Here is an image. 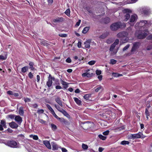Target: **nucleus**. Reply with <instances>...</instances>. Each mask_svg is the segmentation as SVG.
<instances>
[{"label":"nucleus","mask_w":152,"mask_h":152,"mask_svg":"<svg viewBox=\"0 0 152 152\" xmlns=\"http://www.w3.org/2000/svg\"><path fill=\"white\" fill-rule=\"evenodd\" d=\"M101 88V86H99L98 87L95 89V91L96 92H98Z\"/></svg>","instance_id":"052dcab7"},{"label":"nucleus","mask_w":152,"mask_h":152,"mask_svg":"<svg viewBox=\"0 0 152 152\" xmlns=\"http://www.w3.org/2000/svg\"><path fill=\"white\" fill-rule=\"evenodd\" d=\"M96 63V61H95L93 60L91 61L88 62V64L90 65H92Z\"/></svg>","instance_id":"4c0bfd02"},{"label":"nucleus","mask_w":152,"mask_h":152,"mask_svg":"<svg viewBox=\"0 0 152 152\" xmlns=\"http://www.w3.org/2000/svg\"><path fill=\"white\" fill-rule=\"evenodd\" d=\"M125 26L124 23H121V22H117L112 24L110 26V28L113 31H115L119 28L125 27Z\"/></svg>","instance_id":"f03ea898"},{"label":"nucleus","mask_w":152,"mask_h":152,"mask_svg":"<svg viewBox=\"0 0 152 152\" xmlns=\"http://www.w3.org/2000/svg\"><path fill=\"white\" fill-rule=\"evenodd\" d=\"M130 17V16L129 14H126L124 16L125 19L124 20L125 21H127L129 19Z\"/></svg>","instance_id":"a878e982"},{"label":"nucleus","mask_w":152,"mask_h":152,"mask_svg":"<svg viewBox=\"0 0 152 152\" xmlns=\"http://www.w3.org/2000/svg\"><path fill=\"white\" fill-rule=\"evenodd\" d=\"M24 100L25 102H30L31 99L28 98H25L24 99Z\"/></svg>","instance_id":"de8ad7c7"},{"label":"nucleus","mask_w":152,"mask_h":152,"mask_svg":"<svg viewBox=\"0 0 152 152\" xmlns=\"http://www.w3.org/2000/svg\"><path fill=\"white\" fill-rule=\"evenodd\" d=\"M7 58V54L6 53L4 55H0V60H4L6 59Z\"/></svg>","instance_id":"412c9836"},{"label":"nucleus","mask_w":152,"mask_h":152,"mask_svg":"<svg viewBox=\"0 0 152 152\" xmlns=\"http://www.w3.org/2000/svg\"><path fill=\"white\" fill-rule=\"evenodd\" d=\"M64 20V19L62 17H58L57 19H55L53 20V22L54 23H61Z\"/></svg>","instance_id":"f3484780"},{"label":"nucleus","mask_w":152,"mask_h":152,"mask_svg":"<svg viewBox=\"0 0 152 152\" xmlns=\"http://www.w3.org/2000/svg\"><path fill=\"white\" fill-rule=\"evenodd\" d=\"M61 83L64 86H67L68 83L62 80L61 81Z\"/></svg>","instance_id":"09e8293b"},{"label":"nucleus","mask_w":152,"mask_h":152,"mask_svg":"<svg viewBox=\"0 0 152 152\" xmlns=\"http://www.w3.org/2000/svg\"><path fill=\"white\" fill-rule=\"evenodd\" d=\"M109 34V32L106 31L102 34L99 37L100 39H104Z\"/></svg>","instance_id":"aec40b11"},{"label":"nucleus","mask_w":152,"mask_h":152,"mask_svg":"<svg viewBox=\"0 0 152 152\" xmlns=\"http://www.w3.org/2000/svg\"><path fill=\"white\" fill-rule=\"evenodd\" d=\"M55 107L58 111L64 115L68 118H69L70 117L69 115L64 110L61 108L58 105H55Z\"/></svg>","instance_id":"6e6552de"},{"label":"nucleus","mask_w":152,"mask_h":152,"mask_svg":"<svg viewBox=\"0 0 152 152\" xmlns=\"http://www.w3.org/2000/svg\"><path fill=\"white\" fill-rule=\"evenodd\" d=\"M58 120L61 122H65L64 119L63 118H58Z\"/></svg>","instance_id":"864d4df0"},{"label":"nucleus","mask_w":152,"mask_h":152,"mask_svg":"<svg viewBox=\"0 0 152 152\" xmlns=\"http://www.w3.org/2000/svg\"><path fill=\"white\" fill-rule=\"evenodd\" d=\"M19 114L20 115H23V114L24 111L23 108L22 107H20L19 111Z\"/></svg>","instance_id":"cd10ccee"},{"label":"nucleus","mask_w":152,"mask_h":152,"mask_svg":"<svg viewBox=\"0 0 152 152\" xmlns=\"http://www.w3.org/2000/svg\"><path fill=\"white\" fill-rule=\"evenodd\" d=\"M66 61L68 63L71 62V59L70 57H68L66 60Z\"/></svg>","instance_id":"603ef678"},{"label":"nucleus","mask_w":152,"mask_h":152,"mask_svg":"<svg viewBox=\"0 0 152 152\" xmlns=\"http://www.w3.org/2000/svg\"><path fill=\"white\" fill-rule=\"evenodd\" d=\"M149 103V102L147 101V102L146 103V105H147V107L145 109V114L146 116V118L148 119V116L150 115V114L149 113V112L148 111V110H149L148 109H149V107H150V104H148Z\"/></svg>","instance_id":"f8f14e48"},{"label":"nucleus","mask_w":152,"mask_h":152,"mask_svg":"<svg viewBox=\"0 0 152 152\" xmlns=\"http://www.w3.org/2000/svg\"><path fill=\"white\" fill-rule=\"evenodd\" d=\"M130 46L129 44L125 46L123 49V51H124L127 50L129 47Z\"/></svg>","instance_id":"a19ab883"},{"label":"nucleus","mask_w":152,"mask_h":152,"mask_svg":"<svg viewBox=\"0 0 152 152\" xmlns=\"http://www.w3.org/2000/svg\"><path fill=\"white\" fill-rule=\"evenodd\" d=\"M128 34L125 31H121L118 33L117 36L118 38H121V41L122 43L127 42L129 38L127 37Z\"/></svg>","instance_id":"f257e3e1"},{"label":"nucleus","mask_w":152,"mask_h":152,"mask_svg":"<svg viewBox=\"0 0 152 152\" xmlns=\"http://www.w3.org/2000/svg\"><path fill=\"white\" fill-rule=\"evenodd\" d=\"M91 42V40H89L86 41L84 43L85 45V47L86 48H89L90 46V45Z\"/></svg>","instance_id":"6ab92c4d"},{"label":"nucleus","mask_w":152,"mask_h":152,"mask_svg":"<svg viewBox=\"0 0 152 152\" xmlns=\"http://www.w3.org/2000/svg\"><path fill=\"white\" fill-rule=\"evenodd\" d=\"M75 101V102L78 105H80L81 104V102L80 100L79 99L76 97H74V98Z\"/></svg>","instance_id":"4be33fe9"},{"label":"nucleus","mask_w":152,"mask_h":152,"mask_svg":"<svg viewBox=\"0 0 152 152\" xmlns=\"http://www.w3.org/2000/svg\"><path fill=\"white\" fill-rule=\"evenodd\" d=\"M27 69L26 68V67H23L22 68L21 70L23 72H25L26 71Z\"/></svg>","instance_id":"4d7b16f0"},{"label":"nucleus","mask_w":152,"mask_h":152,"mask_svg":"<svg viewBox=\"0 0 152 152\" xmlns=\"http://www.w3.org/2000/svg\"><path fill=\"white\" fill-rule=\"evenodd\" d=\"M15 116L14 115H7V117L10 118L11 119H13L15 117Z\"/></svg>","instance_id":"58836bf2"},{"label":"nucleus","mask_w":152,"mask_h":152,"mask_svg":"<svg viewBox=\"0 0 152 152\" xmlns=\"http://www.w3.org/2000/svg\"><path fill=\"white\" fill-rule=\"evenodd\" d=\"M148 31L147 29H146L144 31H141L137 34V32H136L135 34V36L137 37L138 39H143L145 38L147 35Z\"/></svg>","instance_id":"39448f33"},{"label":"nucleus","mask_w":152,"mask_h":152,"mask_svg":"<svg viewBox=\"0 0 152 152\" xmlns=\"http://www.w3.org/2000/svg\"><path fill=\"white\" fill-rule=\"evenodd\" d=\"M99 137L102 140H105L106 139V137H105L101 134H99L98 135Z\"/></svg>","instance_id":"2f4dec72"},{"label":"nucleus","mask_w":152,"mask_h":152,"mask_svg":"<svg viewBox=\"0 0 152 152\" xmlns=\"http://www.w3.org/2000/svg\"><path fill=\"white\" fill-rule=\"evenodd\" d=\"M44 144L49 149H50L51 148V147L50 142L47 140H44L43 141Z\"/></svg>","instance_id":"dca6fc26"},{"label":"nucleus","mask_w":152,"mask_h":152,"mask_svg":"<svg viewBox=\"0 0 152 152\" xmlns=\"http://www.w3.org/2000/svg\"><path fill=\"white\" fill-rule=\"evenodd\" d=\"M81 22V20H79L78 21L76 22V24H75V26H79L80 23Z\"/></svg>","instance_id":"13d9d810"},{"label":"nucleus","mask_w":152,"mask_h":152,"mask_svg":"<svg viewBox=\"0 0 152 152\" xmlns=\"http://www.w3.org/2000/svg\"><path fill=\"white\" fill-rule=\"evenodd\" d=\"M140 45V43L139 42H135L133 43L132 47L131 50V52H132L137 50Z\"/></svg>","instance_id":"9d476101"},{"label":"nucleus","mask_w":152,"mask_h":152,"mask_svg":"<svg viewBox=\"0 0 152 152\" xmlns=\"http://www.w3.org/2000/svg\"><path fill=\"white\" fill-rule=\"evenodd\" d=\"M123 12L124 13H129L131 12V11L129 9H126L123 10Z\"/></svg>","instance_id":"e433bc0d"},{"label":"nucleus","mask_w":152,"mask_h":152,"mask_svg":"<svg viewBox=\"0 0 152 152\" xmlns=\"http://www.w3.org/2000/svg\"><path fill=\"white\" fill-rule=\"evenodd\" d=\"M96 73L97 75H99L101 74L102 72L100 70H97L96 71Z\"/></svg>","instance_id":"49530a36"},{"label":"nucleus","mask_w":152,"mask_h":152,"mask_svg":"<svg viewBox=\"0 0 152 152\" xmlns=\"http://www.w3.org/2000/svg\"><path fill=\"white\" fill-rule=\"evenodd\" d=\"M70 11L69 9H67L64 12V13L68 17L70 16Z\"/></svg>","instance_id":"c85d7f7f"},{"label":"nucleus","mask_w":152,"mask_h":152,"mask_svg":"<svg viewBox=\"0 0 152 152\" xmlns=\"http://www.w3.org/2000/svg\"><path fill=\"white\" fill-rule=\"evenodd\" d=\"M142 12L145 15H147L149 13V11L147 9H143Z\"/></svg>","instance_id":"72a5a7b5"},{"label":"nucleus","mask_w":152,"mask_h":152,"mask_svg":"<svg viewBox=\"0 0 152 152\" xmlns=\"http://www.w3.org/2000/svg\"><path fill=\"white\" fill-rule=\"evenodd\" d=\"M15 120L17 121L19 124H21L22 121V118L18 115H16L15 118Z\"/></svg>","instance_id":"2eb2a0df"},{"label":"nucleus","mask_w":152,"mask_h":152,"mask_svg":"<svg viewBox=\"0 0 152 152\" xmlns=\"http://www.w3.org/2000/svg\"><path fill=\"white\" fill-rule=\"evenodd\" d=\"M110 21V19L109 17H106L102 19V22L104 24H107L109 23Z\"/></svg>","instance_id":"a211bd4d"},{"label":"nucleus","mask_w":152,"mask_h":152,"mask_svg":"<svg viewBox=\"0 0 152 152\" xmlns=\"http://www.w3.org/2000/svg\"><path fill=\"white\" fill-rule=\"evenodd\" d=\"M47 2L49 4L51 5L53 2V0H47Z\"/></svg>","instance_id":"bf43d9fd"},{"label":"nucleus","mask_w":152,"mask_h":152,"mask_svg":"<svg viewBox=\"0 0 152 152\" xmlns=\"http://www.w3.org/2000/svg\"><path fill=\"white\" fill-rule=\"evenodd\" d=\"M1 124L3 126L4 128H6L7 127L5 121L4 120H2L1 121Z\"/></svg>","instance_id":"c756f323"},{"label":"nucleus","mask_w":152,"mask_h":152,"mask_svg":"<svg viewBox=\"0 0 152 152\" xmlns=\"http://www.w3.org/2000/svg\"><path fill=\"white\" fill-rule=\"evenodd\" d=\"M51 144L52 147V150H57L58 148H60V147L54 142H51Z\"/></svg>","instance_id":"4468645a"},{"label":"nucleus","mask_w":152,"mask_h":152,"mask_svg":"<svg viewBox=\"0 0 152 152\" xmlns=\"http://www.w3.org/2000/svg\"><path fill=\"white\" fill-rule=\"evenodd\" d=\"M47 107H48V109L51 112V113L53 112L54 111L51 107L48 104H47L46 105Z\"/></svg>","instance_id":"473e14b6"},{"label":"nucleus","mask_w":152,"mask_h":152,"mask_svg":"<svg viewBox=\"0 0 152 152\" xmlns=\"http://www.w3.org/2000/svg\"><path fill=\"white\" fill-rule=\"evenodd\" d=\"M55 78L52 77L50 75H49L48 77V80L47 83V85L48 87L51 86L52 83V81L54 80Z\"/></svg>","instance_id":"1a4fd4ad"},{"label":"nucleus","mask_w":152,"mask_h":152,"mask_svg":"<svg viewBox=\"0 0 152 152\" xmlns=\"http://www.w3.org/2000/svg\"><path fill=\"white\" fill-rule=\"evenodd\" d=\"M44 112V110L43 109L39 110H37V113L39 114H41L43 113Z\"/></svg>","instance_id":"37998d69"},{"label":"nucleus","mask_w":152,"mask_h":152,"mask_svg":"<svg viewBox=\"0 0 152 152\" xmlns=\"http://www.w3.org/2000/svg\"><path fill=\"white\" fill-rule=\"evenodd\" d=\"M28 76L31 78L33 77V75L31 72H30L28 74Z\"/></svg>","instance_id":"69168bd1"},{"label":"nucleus","mask_w":152,"mask_h":152,"mask_svg":"<svg viewBox=\"0 0 152 152\" xmlns=\"http://www.w3.org/2000/svg\"><path fill=\"white\" fill-rule=\"evenodd\" d=\"M29 137L30 138H32L34 140H37L38 139V137L37 135H29Z\"/></svg>","instance_id":"bb28decb"},{"label":"nucleus","mask_w":152,"mask_h":152,"mask_svg":"<svg viewBox=\"0 0 152 152\" xmlns=\"http://www.w3.org/2000/svg\"><path fill=\"white\" fill-rule=\"evenodd\" d=\"M51 127L53 130H55L57 128L56 126L54 124H51Z\"/></svg>","instance_id":"c03bdc74"},{"label":"nucleus","mask_w":152,"mask_h":152,"mask_svg":"<svg viewBox=\"0 0 152 152\" xmlns=\"http://www.w3.org/2000/svg\"><path fill=\"white\" fill-rule=\"evenodd\" d=\"M148 39L150 40L152 39V35H150L148 36L147 38Z\"/></svg>","instance_id":"338daca9"},{"label":"nucleus","mask_w":152,"mask_h":152,"mask_svg":"<svg viewBox=\"0 0 152 152\" xmlns=\"http://www.w3.org/2000/svg\"><path fill=\"white\" fill-rule=\"evenodd\" d=\"M56 101L60 106L62 107L63 105L62 102L59 98H56Z\"/></svg>","instance_id":"5701e85b"},{"label":"nucleus","mask_w":152,"mask_h":152,"mask_svg":"<svg viewBox=\"0 0 152 152\" xmlns=\"http://www.w3.org/2000/svg\"><path fill=\"white\" fill-rule=\"evenodd\" d=\"M145 136L143 135L141 132H139L138 133L130 134L128 136V137L130 139H135L137 138H144Z\"/></svg>","instance_id":"20e7f679"},{"label":"nucleus","mask_w":152,"mask_h":152,"mask_svg":"<svg viewBox=\"0 0 152 152\" xmlns=\"http://www.w3.org/2000/svg\"><path fill=\"white\" fill-rule=\"evenodd\" d=\"M119 42V40L118 39H116L113 44H115L116 45L118 44Z\"/></svg>","instance_id":"3c124183"},{"label":"nucleus","mask_w":152,"mask_h":152,"mask_svg":"<svg viewBox=\"0 0 152 152\" xmlns=\"http://www.w3.org/2000/svg\"><path fill=\"white\" fill-rule=\"evenodd\" d=\"M59 36L62 37H65L67 36V34H59Z\"/></svg>","instance_id":"ea45409f"},{"label":"nucleus","mask_w":152,"mask_h":152,"mask_svg":"<svg viewBox=\"0 0 152 152\" xmlns=\"http://www.w3.org/2000/svg\"><path fill=\"white\" fill-rule=\"evenodd\" d=\"M88 146L87 145L84 144H83L82 145V148L84 150H87L88 148Z\"/></svg>","instance_id":"c9c22d12"},{"label":"nucleus","mask_w":152,"mask_h":152,"mask_svg":"<svg viewBox=\"0 0 152 152\" xmlns=\"http://www.w3.org/2000/svg\"><path fill=\"white\" fill-rule=\"evenodd\" d=\"M86 71V72L84 73L82 75L83 77H86L88 78H91L94 75V74L92 70L87 69Z\"/></svg>","instance_id":"423d86ee"},{"label":"nucleus","mask_w":152,"mask_h":152,"mask_svg":"<svg viewBox=\"0 0 152 152\" xmlns=\"http://www.w3.org/2000/svg\"><path fill=\"white\" fill-rule=\"evenodd\" d=\"M89 27H86L84 28L82 32L83 34H86L89 30Z\"/></svg>","instance_id":"393cba45"},{"label":"nucleus","mask_w":152,"mask_h":152,"mask_svg":"<svg viewBox=\"0 0 152 152\" xmlns=\"http://www.w3.org/2000/svg\"><path fill=\"white\" fill-rule=\"evenodd\" d=\"M129 144V142L126 141H123L121 142V144L123 145H128Z\"/></svg>","instance_id":"f704fd0d"},{"label":"nucleus","mask_w":152,"mask_h":152,"mask_svg":"<svg viewBox=\"0 0 152 152\" xmlns=\"http://www.w3.org/2000/svg\"><path fill=\"white\" fill-rule=\"evenodd\" d=\"M116 61L115 60L112 59L110 60V63L111 64H113L116 63Z\"/></svg>","instance_id":"79ce46f5"},{"label":"nucleus","mask_w":152,"mask_h":152,"mask_svg":"<svg viewBox=\"0 0 152 152\" xmlns=\"http://www.w3.org/2000/svg\"><path fill=\"white\" fill-rule=\"evenodd\" d=\"M112 75L113 77H117L123 76L122 74H118L117 73H113Z\"/></svg>","instance_id":"b1692460"},{"label":"nucleus","mask_w":152,"mask_h":152,"mask_svg":"<svg viewBox=\"0 0 152 152\" xmlns=\"http://www.w3.org/2000/svg\"><path fill=\"white\" fill-rule=\"evenodd\" d=\"M39 122L42 124H45V123L46 121L42 119H40L39 120Z\"/></svg>","instance_id":"0e129e2a"},{"label":"nucleus","mask_w":152,"mask_h":152,"mask_svg":"<svg viewBox=\"0 0 152 152\" xmlns=\"http://www.w3.org/2000/svg\"><path fill=\"white\" fill-rule=\"evenodd\" d=\"M7 94H8L9 95H13V93L12 92V91H9L7 92Z\"/></svg>","instance_id":"e2e57ef3"},{"label":"nucleus","mask_w":152,"mask_h":152,"mask_svg":"<svg viewBox=\"0 0 152 152\" xmlns=\"http://www.w3.org/2000/svg\"><path fill=\"white\" fill-rule=\"evenodd\" d=\"M137 19V16L136 15H133L130 16L129 23L131 26H133Z\"/></svg>","instance_id":"0eeeda50"},{"label":"nucleus","mask_w":152,"mask_h":152,"mask_svg":"<svg viewBox=\"0 0 152 152\" xmlns=\"http://www.w3.org/2000/svg\"><path fill=\"white\" fill-rule=\"evenodd\" d=\"M61 149L62 152H66L67 151V150L64 148H62Z\"/></svg>","instance_id":"774afa93"},{"label":"nucleus","mask_w":152,"mask_h":152,"mask_svg":"<svg viewBox=\"0 0 152 152\" xmlns=\"http://www.w3.org/2000/svg\"><path fill=\"white\" fill-rule=\"evenodd\" d=\"M147 23V21L142 20L139 23H137L136 24L135 26L136 27L138 26L139 28H140L141 27L144 26L145 25V24L146 23Z\"/></svg>","instance_id":"9b49d317"},{"label":"nucleus","mask_w":152,"mask_h":152,"mask_svg":"<svg viewBox=\"0 0 152 152\" xmlns=\"http://www.w3.org/2000/svg\"><path fill=\"white\" fill-rule=\"evenodd\" d=\"M9 125L11 128L14 129H16L18 126V125L14 121L9 123Z\"/></svg>","instance_id":"ddd939ff"},{"label":"nucleus","mask_w":152,"mask_h":152,"mask_svg":"<svg viewBox=\"0 0 152 152\" xmlns=\"http://www.w3.org/2000/svg\"><path fill=\"white\" fill-rule=\"evenodd\" d=\"M147 50H150L151 49H152V45H150L149 46H148L147 47Z\"/></svg>","instance_id":"680f3d73"},{"label":"nucleus","mask_w":152,"mask_h":152,"mask_svg":"<svg viewBox=\"0 0 152 152\" xmlns=\"http://www.w3.org/2000/svg\"><path fill=\"white\" fill-rule=\"evenodd\" d=\"M116 46V45H115V44L113 43L112 44L110 47V51H112L115 48Z\"/></svg>","instance_id":"7c9ffc66"},{"label":"nucleus","mask_w":152,"mask_h":152,"mask_svg":"<svg viewBox=\"0 0 152 152\" xmlns=\"http://www.w3.org/2000/svg\"><path fill=\"white\" fill-rule=\"evenodd\" d=\"M52 114H53V116L57 119H58L59 118V117L56 114L54 111L52 113Z\"/></svg>","instance_id":"a18cd8bd"},{"label":"nucleus","mask_w":152,"mask_h":152,"mask_svg":"<svg viewBox=\"0 0 152 152\" xmlns=\"http://www.w3.org/2000/svg\"><path fill=\"white\" fill-rule=\"evenodd\" d=\"M109 132V131L108 130H107L105 132H103V134L104 135H107Z\"/></svg>","instance_id":"8fccbe9b"},{"label":"nucleus","mask_w":152,"mask_h":152,"mask_svg":"<svg viewBox=\"0 0 152 152\" xmlns=\"http://www.w3.org/2000/svg\"><path fill=\"white\" fill-rule=\"evenodd\" d=\"M148 104H150V107H149V109H148L150 111H151V112H152V105H151L149 102V103Z\"/></svg>","instance_id":"5fc2aeb1"},{"label":"nucleus","mask_w":152,"mask_h":152,"mask_svg":"<svg viewBox=\"0 0 152 152\" xmlns=\"http://www.w3.org/2000/svg\"><path fill=\"white\" fill-rule=\"evenodd\" d=\"M89 96V95L88 94H86L84 96V98L85 99H86V100H87L88 99Z\"/></svg>","instance_id":"6e6d98bb"},{"label":"nucleus","mask_w":152,"mask_h":152,"mask_svg":"<svg viewBox=\"0 0 152 152\" xmlns=\"http://www.w3.org/2000/svg\"><path fill=\"white\" fill-rule=\"evenodd\" d=\"M3 143L11 148H17L19 147V144L14 141H3Z\"/></svg>","instance_id":"7ed1b4c3"}]
</instances>
